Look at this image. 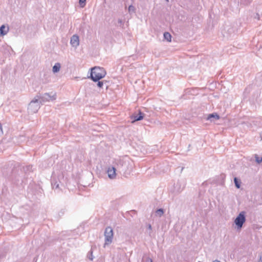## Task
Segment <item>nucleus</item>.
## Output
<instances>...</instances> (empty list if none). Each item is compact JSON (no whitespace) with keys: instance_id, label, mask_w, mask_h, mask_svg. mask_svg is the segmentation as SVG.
Returning <instances> with one entry per match:
<instances>
[{"instance_id":"nucleus-20","label":"nucleus","mask_w":262,"mask_h":262,"mask_svg":"<svg viewBox=\"0 0 262 262\" xmlns=\"http://www.w3.org/2000/svg\"><path fill=\"white\" fill-rule=\"evenodd\" d=\"M97 85L98 87L99 88H102V86L103 85V83L102 81H98V83H97Z\"/></svg>"},{"instance_id":"nucleus-13","label":"nucleus","mask_w":262,"mask_h":262,"mask_svg":"<svg viewBox=\"0 0 262 262\" xmlns=\"http://www.w3.org/2000/svg\"><path fill=\"white\" fill-rule=\"evenodd\" d=\"M163 35L165 39H166L168 41H171V36L169 33L165 32Z\"/></svg>"},{"instance_id":"nucleus-14","label":"nucleus","mask_w":262,"mask_h":262,"mask_svg":"<svg viewBox=\"0 0 262 262\" xmlns=\"http://www.w3.org/2000/svg\"><path fill=\"white\" fill-rule=\"evenodd\" d=\"M164 212V210L163 209H158L156 211V215L158 216L161 217L163 215Z\"/></svg>"},{"instance_id":"nucleus-18","label":"nucleus","mask_w":262,"mask_h":262,"mask_svg":"<svg viewBox=\"0 0 262 262\" xmlns=\"http://www.w3.org/2000/svg\"><path fill=\"white\" fill-rule=\"evenodd\" d=\"M135 9L134 6L130 5L128 7V11L130 12H135Z\"/></svg>"},{"instance_id":"nucleus-10","label":"nucleus","mask_w":262,"mask_h":262,"mask_svg":"<svg viewBox=\"0 0 262 262\" xmlns=\"http://www.w3.org/2000/svg\"><path fill=\"white\" fill-rule=\"evenodd\" d=\"M219 118L220 117L217 114L213 113L209 114L207 119L210 121H213L214 120H218Z\"/></svg>"},{"instance_id":"nucleus-3","label":"nucleus","mask_w":262,"mask_h":262,"mask_svg":"<svg viewBox=\"0 0 262 262\" xmlns=\"http://www.w3.org/2000/svg\"><path fill=\"white\" fill-rule=\"evenodd\" d=\"M37 97H39L40 103H43L46 102L53 101L55 100L56 98V94L55 92L46 93L42 96L37 95Z\"/></svg>"},{"instance_id":"nucleus-28","label":"nucleus","mask_w":262,"mask_h":262,"mask_svg":"<svg viewBox=\"0 0 262 262\" xmlns=\"http://www.w3.org/2000/svg\"><path fill=\"white\" fill-rule=\"evenodd\" d=\"M166 1H168V0H166Z\"/></svg>"},{"instance_id":"nucleus-26","label":"nucleus","mask_w":262,"mask_h":262,"mask_svg":"<svg viewBox=\"0 0 262 262\" xmlns=\"http://www.w3.org/2000/svg\"><path fill=\"white\" fill-rule=\"evenodd\" d=\"M260 137L261 140H262V132L260 134Z\"/></svg>"},{"instance_id":"nucleus-6","label":"nucleus","mask_w":262,"mask_h":262,"mask_svg":"<svg viewBox=\"0 0 262 262\" xmlns=\"http://www.w3.org/2000/svg\"><path fill=\"white\" fill-rule=\"evenodd\" d=\"M70 43L71 46L76 48L79 45V38L77 35H73L71 38Z\"/></svg>"},{"instance_id":"nucleus-27","label":"nucleus","mask_w":262,"mask_h":262,"mask_svg":"<svg viewBox=\"0 0 262 262\" xmlns=\"http://www.w3.org/2000/svg\"><path fill=\"white\" fill-rule=\"evenodd\" d=\"M149 262H152V260L151 259H149Z\"/></svg>"},{"instance_id":"nucleus-5","label":"nucleus","mask_w":262,"mask_h":262,"mask_svg":"<svg viewBox=\"0 0 262 262\" xmlns=\"http://www.w3.org/2000/svg\"><path fill=\"white\" fill-rule=\"evenodd\" d=\"M105 243L104 247L112 243L113 238V230L112 227H107L104 232Z\"/></svg>"},{"instance_id":"nucleus-7","label":"nucleus","mask_w":262,"mask_h":262,"mask_svg":"<svg viewBox=\"0 0 262 262\" xmlns=\"http://www.w3.org/2000/svg\"><path fill=\"white\" fill-rule=\"evenodd\" d=\"M116 169L115 167L111 166L109 167L107 170V173L108 178L110 179H114L116 177Z\"/></svg>"},{"instance_id":"nucleus-8","label":"nucleus","mask_w":262,"mask_h":262,"mask_svg":"<svg viewBox=\"0 0 262 262\" xmlns=\"http://www.w3.org/2000/svg\"><path fill=\"white\" fill-rule=\"evenodd\" d=\"M132 119L133 120L132 121V123H134L135 122L137 121L141 120L143 118V114L141 113V111L139 112V114L138 115H133L131 117Z\"/></svg>"},{"instance_id":"nucleus-12","label":"nucleus","mask_w":262,"mask_h":262,"mask_svg":"<svg viewBox=\"0 0 262 262\" xmlns=\"http://www.w3.org/2000/svg\"><path fill=\"white\" fill-rule=\"evenodd\" d=\"M51 184L53 189H57L59 187V183L56 181L54 180V177H52Z\"/></svg>"},{"instance_id":"nucleus-25","label":"nucleus","mask_w":262,"mask_h":262,"mask_svg":"<svg viewBox=\"0 0 262 262\" xmlns=\"http://www.w3.org/2000/svg\"><path fill=\"white\" fill-rule=\"evenodd\" d=\"M259 262H262V255L260 256Z\"/></svg>"},{"instance_id":"nucleus-11","label":"nucleus","mask_w":262,"mask_h":262,"mask_svg":"<svg viewBox=\"0 0 262 262\" xmlns=\"http://www.w3.org/2000/svg\"><path fill=\"white\" fill-rule=\"evenodd\" d=\"M60 64L59 63H56L55 65L53 67V73H57L59 71L60 69Z\"/></svg>"},{"instance_id":"nucleus-22","label":"nucleus","mask_w":262,"mask_h":262,"mask_svg":"<svg viewBox=\"0 0 262 262\" xmlns=\"http://www.w3.org/2000/svg\"><path fill=\"white\" fill-rule=\"evenodd\" d=\"M3 134V128L1 124L0 123V136Z\"/></svg>"},{"instance_id":"nucleus-2","label":"nucleus","mask_w":262,"mask_h":262,"mask_svg":"<svg viewBox=\"0 0 262 262\" xmlns=\"http://www.w3.org/2000/svg\"><path fill=\"white\" fill-rule=\"evenodd\" d=\"M40 100L37 96L30 102L28 106V112L29 113L33 114L37 112L40 108Z\"/></svg>"},{"instance_id":"nucleus-1","label":"nucleus","mask_w":262,"mask_h":262,"mask_svg":"<svg viewBox=\"0 0 262 262\" xmlns=\"http://www.w3.org/2000/svg\"><path fill=\"white\" fill-rule=\"evenodd\" d=\"M106 72L103 68L95 67L91 69L90 78L94 81L97 82L105 77Z\"/></svg>"},{"instance_id":"nucleus-9","label":"nucleus","mask_w":262,"mask_h":262,"mask_svg":"<svg viewBox=\"0 0 262 262\" xmlns=\"http://www.w3.org/2000/svg\"><path fill=\"white\" fill-rule=\"evenodd\" d=\"M9 31V27L3 25L0 27V36H4L7 34Z\"/></svg>"},{"instance_id":"nucleus-21","label":"nucleus","mask_w":262,"mask_h":262,"mask_svg":"<svg viewBox=\"0 0 262 262\" xmlns=\"http://www.w3.org/2000/svg\"><path fill=\"white\" fill-rule=\"evenodd\" d=\"M88 256H89V258L90 260H92L93 259V257L92 256V251H90V255H88Z\"/></svg>"},{"instance_id":"nucleus-16","label":"nucleus","mask_w":262,"mask_h":262,"mask_svg":"<svg viewBox=\"0 0 262 262\" xmlns=\"http://www.w3.org/2000/svg\"><path fill=\"white\" fill-rule=\"evenodd\" d=\"M234 182L235 186L237 188H239L240 186H241V185H240V183L238 182V179H237V178H234Z\"/></svg>"},{"instance_id":"nucleus-23","label":"nucleus","mask_w":262,"mask_h":262,"mask_svg":"<svg viewBox=\"0 0 262 262\" xmlns=\"http://www.w3.org/2000/svg\"><path fill=\"white\" fill-rule=\"evenodd\" d=\"M118 168L120 169L121 171H124L125 170V169L123 168V164H121V167L120 168L119 167H118Z\"/></svg>"},{"instance_id":"nucleus-4","label":"nucleus","mask_w":262,"mask_h":262,"mask_svg":"<svg viewBox=\"0 0 262 262\" xmlns=\"http://www.w3.org/2000/svg\"><path fill=\"white\" fill-rule=\"evenodd\" d=\"M246 212L245 211L241 212L234 220V223L237 226V229H241L243 224L246 222Z\"/></svg>"},{"instance_id":"nucleus-19","label":"nucleus","mask_w":262,"mask_h":262,"mask_svg":"<svg viewBox=\"0 0 262 262\" xmlns=\"http://www.w3.org/2000/svg\"><path fill=\"white\" fill-rule=\"evenodd\" d=\"M118 25L120 27H123V21L121 19H119L118 20Z\"/></svg>"},{"instance_id":"nucleus-15","label":"nucleus","mask_w":262,"mask_h":262,"mask_svg":"<svg viewBox=\"0 0 262 262\" xmlns=\"http://www.w3.org/2000/svg\"><path fill=\"white\" fill-rule=\"evenodd\" d=\"M255 159L258 164H260L262 162V157H259L257 155H255Z\"/></svg>"},{"instance_id":"nucleus-24","label":"nucleus","mask_w":262,"mask_h":262,"mask_svg":"<svg viewBox=\"0 0 262 262\" xmlns=\"http://www.w3.org/2000/svg\"><path fill=\"white\" fill-rule=\"evenodd\" d=\"M148 229L149 230H151V225L149 224V225H148Z\"/></svg>"},{"instance_id":"nucleus-17","label":"nucleus","mask_w":262,"mask_h":262,"mask_svg":"<svg viewBox=\"0 0 262 262\" xmlns=\"http://www.w3.org/2000/svg\"><path fill=\"white\" fill-rule=\"evenodd\" d=\"M86 0H79V4L81 7H83L85 5Z\"/></svg>"}]
</instances>
